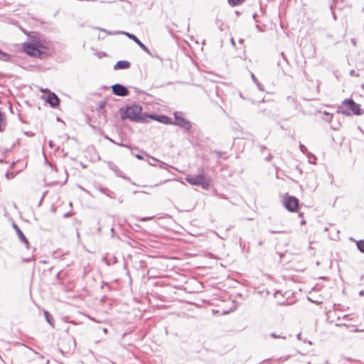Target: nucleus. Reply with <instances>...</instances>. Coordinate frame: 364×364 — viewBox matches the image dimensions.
Masks as SVG:
<instances>
[{
    "mask_svg": "<svg viewBox=\"0 0 364 364\" xmlns=\"http://www.w3.org/2000/svg\"><path fill=\"white\" fill-rule=\"evenodd\" d=\"M108 167L110 170L115 173L117 176L123 177V173L119 170L117 166L112 162H108Z\"/></svg>",
    "mask_w": 364,
    "mask_h": 364,
    "instance_id": "16",
    "label": "nucleus"
},
{
    "mask_svg": "<svg viewBox=\"0 0 364 364\" xmlns=\"http://www.w3.org/2000/svg\"><path fill=\"white\" fill-rule=\"evenodd\" d=\"M70 213H65V214L64 215V216H65V217H68V216H70Z\"/></svg>",
    "mask_w": 364,
    "mask_h": 364,
    "instance_id": "37",
    "label": "nucleus"
},
{
    "mask_svg": "<svg viewBox=\"0 0 364 364\" xmlns=\"http://www.w3.org/2000/svg\"><path fill=\"white\" fill-rule=\"evenodd\" d=\"M283 204L289 211L294 212L299 206V200L294 196L287 195L284 198Z\"/></svg>",
    "mask_w": 364,
    "mask_h": 364,
    "instance_id": "9",
    "label": "nucleus"
},
{
    "mask_svg": "<svg viewBox=\"0 0 364 364\" xmlns=\"http://www.w3.org/2000/svg\"><path fill=\"white\" fill-rule=\"evenodd\" d=\"M174 119L175 122H172V124L176 125L183 128L186 131H189L191 129L192 124L191 122L188 119H185L183 117V114L181 112H174Z\"/></svg>",
    "mask_w": 364,
    "mask_h": 364,
    "instance_id": "8",
    "label": "nucleus"
},
{
    "mask_svg": "<svg viewBox=\"0 0 364 364\" xmlns=\"http://www.w3.org/2000/svg\"><path fill=\"white\" fill-rule=\"evenodd\" d=\"M49 145H50V146H52V141H50V142H49Z\"/></svg>",
    "mask_w": 364,
    "mask_h": 364,
    "instance_id": "44",
    "label": "nucleus"
},
{
    "mask_svg": "<svg viewBox=\"0 0 364 364\" xmlns=\"http://www.w3.org/2000/svg\"><path fill=\"white\" fill-rule=\"evenodd\" d=\"M245 0H228L229 4L232 6H237L242 3Z\"/></svg>",
    "mask_w": 364,
    "mask_h": 364,
    "instance_id": "24",
    "label": "nucleus"
},
{
    "mask_svg": "<svg viewBox=\"0 0 364 364\" xmlns=\"http://www.w3.org/2000/svg\"><path fill=\"white\" fill-rule=\"evenodd\" d=\"M44 316L46 321L52 326H54V320L53 316L50 314V313L47 311H44Z\"/></svg>",
    "mask_w": 364,
    "mask_h": 364,
    "instance_id": "18",
    "label": "nucleus"
},
{
    "mask_svg": "<svg viewBox=\"0 0 364 364\" xmlns=\"http://www.w3.org/2000/svg\"><path fill=\"white\" fill-rule=\"evenodd\" d=\"M11 59V55L9 53H5V52L2 51L1 50H0V60L8 62V61H10Z\"/></svg>",
    "mask_w": 364,
    "mask_h": 364,
    "instance_id": "17",
    "label": "nucleus"
},
{
    "mask_svg": "<svg viewBox=\"0 0 364 364\" xmlns=\"http://www.w3.org/2000/svg\"><path fill=\"white\" fill-rule=\"evenodd\" d=\"M30 42L38 46L40 50H43L48 48V42L38 33H31L28 35Z\"/></svg>",
    "mask_w": 364,
    "mask_h": 364,
    "instance_id": "6",
    "label": "nucleus"
},
{
    "mask_svg": "<svg viewBox=\"0 0 364 364\" xmlns=\"http://www.w3.org/2000/svg\"><path fill=\"white\" fill-rule=\"evenodd\" d=\"M152 217H150V218H143L141 219V221H146V220H150L151 219Z\"/></svg>",
    "mask_w": 364,
    "mask_h": 364,
    "instance_id": "30",
    "label": "nucleus"
},
{
    "mask_svg": "<svg viewBox=\"0 0 364 364\" xmlns=\"http://www.w3.org/2000/svg\"><path fill=\"white\" fill-rule=\"evenodd\" d=\"M349 74H350V76H355V77H358L359 76V74L356 73V72L354 70H351L350 71Z\"/></svg>",
    "mask_w": 364,
    "mask_h": 364,
    "instance_id": "27",
    "label": "nucleus"
},
{
    "mask_svg": "<svg viewBox=\"0 0 364 364\" xmlns=\"http://www.w3.org/2000/svg\"><path fill=\"white\" fill-rule=\"evenodd\" d=\"M99 190H100V192H102V193H105V188H99Z\"/></svg>",
    "mask_w": 364,
    "mask_h": 364,
    "instance_id": "34",
    "label": "nucleus"
},
{
    "mask_svg": "<svg viewBox=\"0 0 364 364\" xmlns=\"http://www.w3.org/2000/svg\"><path fill=\"white\" fill-rule=\"evenodd\" d=\"M46 101L52 107H57L60 103V100H59L58 97L54 92H49L46 99Z\"/></svg>",
    "mask_w": 364,
    "mask_h": 364,
    "instance_id": "12",
    "label": "nucleus"
},
{
    "mask_svg": "<svg viewBox=\"0 0 364 364\" xmlns=\"http://www.w3.org/2000/svg\"><path fill=\"white\" fill-rule=\"evenodd\" d=\"M6 177L7 178H10V175H9V173H6Z\"/></svg>",
    "mask_w": 364,
    "mask_h": 364,
    "instance_id": "38",
    "label": "nucleus"
},
{
    "mask_svg": "<svg viewBox=\"0 0 364 364\" xmlns=\"http://www.w3.org/2000/svg\"><path fill=\"white\" fill-rule=\"evenodd\" d=\"M352 43H353V44H355V41H354L353 39L352 40Z\"/></svg>",
    "mask_w": 364,
    "mask_h": 364,
    "instance_id": "45",
    "label": "nucleus"
},
{
    "mask_svg": "<svg viewBox=\"0 0 364 364\" xmlns=\"http://www.w3.org/2000/svg\"><path fill=\"white\" fill-rule=\"evenodd\" d=\"M100 31H102L103 32H105L108 35H117V34H123L126 36H127L129 39L134 41L144 52H146L148 55H149L151 57L156 58L159 59L161 62L163 61L162 58L159 57L157 55L153 54L151 50L146 47L135 35L132 33H129L125 31H114V32H110L108 31L104 28H98Z\"/></svg>",
    "mask_w": 364,
    "mask_h": 364,
    "instance_id": "3",
    "label": "nucleus"
},
{
    "mask_svg": "<svg viewBox=\"0 0 364 364\" xmlns=\"http://www.w3.org/2000/svg\"><path fill=\"white\" fill-rule=\"evenodd\" d=\"M287 102L294 106L295 108H296V99L293 96H288L287 98Z\"/></svg>",
    "mask_w": 364,
    "mask_h": 364,
    "instance_id": "22",
    "label": "nucleus"
},
{
    "mask_svg": "<svg viewBox=\"0 0 364 364\" xmlns=\"http://www.w3.org/2000/svg\"><path fill=\"white\" fill-rule=\"evenodd\" d=\"M14 228L15 229L16 234L18 235V239L25 244L27 249H29V242L28 241L26 236L23 235V232L21 230V229L18 228V226L16 224L13 225Z\"/></svg>",
    "mask_w": 364,
    "mask_h": 364,
    "instance_id": "13",
    "label": "nucleus"
},
{
    "mask_svg": "<svg viewBox=\"0 0 364 364\" xmlns=\"http://www.w3.org/2000/svg\"><path fill=\"white\" fill-rule=\"evenodd\" d=\"M269 232L272 233V234H276V233H284V232L282 231V230H270Z\"/></svg>",
    "mask_w": 364,
    "mask_h": 364,
    "instance_id": "28",
    "label": "nucleus"
},
{
    "mask_svg": "<svg viewBox=\"0 0 364 364\" xmlns=\"http://www.w3.org/2000/svg\"><path fill=\"white\" fill-rule=\"evenodd\" d=\"M112 90L114 95L119 97H125L129 95L128 89L121 84L117 83L113 85L112 86Z\"/></svg>",
    "mask_w": 364,
    "mask_h": 364,
    "instance_id": "10",
    "label": "nucleus"
},
{
    "mask_svg": "<svg viewBox=\"0 0 364 364\" xmlns=\"http://www.w3.org/2000/svg\"><path fill=\"white\" fill-rule=\"evenodd\" d=\"M13 148H14V146H11L10 148V150H12Z\"/></svg>",
    "mask_w": 364,
    "mask_h": 364,
    "instance_id": "47",
    "label": "nucleus"
},
{
    "mask_svg": "<svg viewBox=\"0 0 364 364\" xmlns=\"http://www.w3.org/2000/svg\"><path fill=\"white\" fill-rule=\"evenodd\" d=\"M333 119V114L328 112H323V119L328 122H331Z\"/></svg>",
    "mask_w": 364,
    "mask_h": 364,
    "instance_id": "23",
    "label": "nucleus"
},
{
    "mask_svg": "<svg viewBox=\"0 0 364 364\" xmlns=\"http://www.w3.org/2000/svg\"><path fill=\"white\" fill-rule=\"evenodd\" d=\"M151 119L154 120H156L157 122H159L164 124H172V120L170 117L163 115V114H147L146 115V119Z\"/></svg>",
    "mask_w": 364,
    "mask_h": 364,
    "instance_id": "11",
    "label": "nucleus"
},
{
    "mask_svg": "<svg viewBox=\"0 0 364 364\" xmlns=\"http://www.w3.org/2000/svg\"><path fill=\"white\" fill-rule=\"evenodd\" d=\"M131 63L127 60H119L114 66V70L128 69Z\"/></svg>",
    "mask_w": 364,
    "mask_h": 364,
    "instance_id": "14",
    "label": "nucleus"
},
{
    "mask_svg": "<svg viewBox=\"0 0 364 364\" xmlns=\"http://www.w3.org/2000/svg\"><path fill=\"white\" fill-rule=\"evenodd\" d=\"M271 336H272V338H279V336H277L274 333H271Z\"/></svg>",
    "mask_w": 364,
    "mask_h": 364,
    "instance_id": "32",
    "label": "nucleus"
},
{
    "mask_svg": "<svg viewBox=\"0 0 364 364\" xmlns=\"http://www.w3.org/2000/svg\"><path fill=\"white\" fill-rule=\"evenodd\" d=\"M102 331H103V332H104L105 333H107V329L106 328H104L102 329Z\"/></svg>",
    "mask_w": 364,
    "mask_h": 364,
    "instance_id": "36",
    "label": "nucleus"
},
{
    "mask_svg": "<svg viewBox=\"0 0 364 364\" xmlns=\"http://www.w3.org/2000/svg\"><path fill=\"white\" fill-rule=\"evenodd\" d=\"M149 164H150L151 166H155V164H154V162H149Z\"/></svg>",
    "mask_w": 364,
    "mask_h": 364,
    "instance_id": "41",
    "label": "nucleus"
},
{
    "mask_svg": "<svg viewBox=\"0 0 364 364\" xmlns=\"http://www.w3.org/2000/svg\"><path fill=\"white\" fill-rule=\"evenodd\" d=\"M337 113H341L344 115L350 116L352 114L355 115H360L363 112H361L360 105L357 104L353 100L346 99L338 107Z\"/></svg>",
    "mask_w": 364,
    "mask_h": 364,
    "instance_id": "2",
    "label": "nucleus"
},
{
    "mask_svg": "<svg viewBox=\"0 0 364 364\" xmlns=\"http://www.w3.org/2000/svg\"><path fill=\"white\" fill-rule=\"evenodd\" d=\"M152 161H156V162H159V161L154 157L151 158ZM160 168H164V169H168V168H173L171 166L163 162V161H160V165H159Z\"/></svg>",
    "mask_w": 364,
    "mask_h": 364,
    "instance_id": "21",
    "label": "nucleus"
},
{
    "mask_svg": "<svg viewBox=\"0 0 364 364\" xmlns=\"http://www.w3.org/2000/svg\"><path fill=\"white\" fill-rule=\"evenodd\" d=\"M13 148H14V146H11L10 148V150H12Z\"/></svg>",
    "mask_w": 364,
    "mask_h": 364,
    "instance_id": "46",
    "label": "nucleus"
},
{
    "mask_svg": "<svg viewBox=\"0 0 364 364\" xmlns=\"http://www.w3.org/2000/svg\"><path fill=\"white\" fill-rule=\"evenodd\" d=\"M107 139H108L109 141H111V142H113V143H115L113 140H112L111 139L108 138V137H106Z\"/></svg>",
    "mask_w": 364,
    "mask_h": 364,
    "instance_id": "40",
    "label": "nucleus"
},
{
    "mask_svg": "<svg viewBox=\"0 0 364 364\" xmlns=\"http://www.w3.org/2000/svg\"><path fill=\"white\" fill-rule=\"evenodd\" d=\"M231 43H232V44L233 46H235V41H234V39H233V38H232V39H231Z\"/></svg>",
    "mask_w": 364,
    "mask_h": 364,
    "instance_id": "39",
    "label": "nucleus"
},
{
    "mask_svg": "<svg viewBox=\"0 0 364 364\" xmlns=\"http://www.w3.org/2000/svg\"><path fill=\"white\" fill-rule=\"evenodd\" d=\"M23 48L24 52L30 56L43 58L46 53L44 50H40L36 44L31 42L24 43Z\"/></svg>",
    "mask_w": 364,
    "mask_h": 364,
    "instance_id": "5",
    "label": "nucleus"
},
{
    "mask_svg": "<svg viewBox=\"0 0 364 364\" xmlns=\"http://www.w3.org/2000/svg\"><path fill=\"white\" fill-rule=\"evenodd\" d=\"M136 157L137 159H143L142 156H141V155H140V154H136Z\"/></svg>",
    "mask_w": 364,
    "mask_h": 364,
    "instance_id": "31",
    "label": "nucleus"
},
{
    "mask_svg": "<svg viewBox=\"0 0 364 364\" xmlns=\"http://www.w3.org/2000/svg\"><path fill=\"white\" fill-rule=\"evenodd\" d=\"M306 155H307V157L309 158V162L311 164H315V161L316 159V156L311 153H308Z\"/></svg>",
    "mask_w": 364,
    "mask_h": 364,
    "instance_id": "25",
    "label": "nucleus"
},
{
    "mask_svg": "<svg viewBox=\"0 0 364 364\" xmlns=\"http://www.w3.org/2000/svg\"><path fill=\"white\" fill-rule=\"evenodd\" d=\"M30 42L38 46L40 50H43L48 48V42L38 33H31L28 35Z\"/></svg>",
    "mask_w": 364,
    "mask_h": 364,
    "instance_id": "7",
    "label": "nucleus"
},
{
    "mask_svg": "<svg viewBox=\"0 0 364 364\" xmlns=\"http://www.w3.org/2000/svg\"><path fill=\"white\" fill-rule=\"evenodd\" d=\"M278 294H280V291H276L274 293V296L277 297Z\"/></svg>",
    "mask_w": 364,
    "mask_h": 364,
    "instance_id": "35",
    "label": "nucleus"
},
{
    "mask_svg": "<svg viewBox=\"0 0 364 364\" xmlns=\"http://www.w3.org/2000/svg\"><path fill=\"white\" fill-rule=\"evenodd\" d=\"M360 295H363V294H364V292H363V291H361L360 292Z\"/></svg>",
    "mask_w": 364,
    "mask_h": 364,
    "instance_id": "42",
    "label": "nucleus"
},
{
    "mask_svg": "<svg viewBox=\"0 0 364 364\" xmlns=\"http://www.w3.org/2000/svg\"><path fill=\"white\" fill-rule=\"evenodd\" d=\"M351 240H353L356 242L357 247L361 252H364V240H360L358 241H356L353 240V238H350Z\"/></svg>",
    "mask_w": 364,
    "mask_h": 364,
    "instance_id": "19",
    "label": "nucleus"
},
{
    "mask_svg": "<svg viewBox=\"0 0 364 364\" xmlns=\"http://www.w3.org/2000/svg\"><path fill=\"white\" fill-rule=\"evenodd\" d=\"M6 126V117L4 112L0 109V132L5 130Z\"/></svg>",
    "mask_w": 364,
    "mask_h": 364,
    "instance_id": "15",
    "label": "nucleus"
},
{
    "mask_svg": "<svg viewBox=\"0 0 364 364\" xmlns=\"http://www.w3.org/2000/svg\"><path fill=\"white\" fill-rule=\"evenodd\" d=\"M102 107H103V104H102V105H100V108H102Z\"/></svg>",
    "mask_w": 364,
    "mask_h": 364,
    "instance_id": "49",
    "label": "nucleus"
},
{
    "mask_svg": "<svg viewBox=\"0 0 364 364\" xmlns=\"http://www.w3.org/2000/svg\"><path fill=\"white\" fill-rule=\"evenodd\" d=\"M33 256H32L31 257H28V258H24L23 259V262H29L31 261H32L33 259Z\"/></svg>",
    "mask_w": 364,
    "mask_h": 364,
    "instance_id": "29",
    "label": "nucleus"
},
{
    "mask_svg": "<svg viewBox=\"0 0 364 364\" xmlns=\"http://www.w3.org/2000/svg\"><path fill=\"white\" fill-rule=\"evenodd\" d=\"M141 112L142 107L136 104L129 105L124 109H120V114L122 119H129L135 122H148L146 119L147 114H142Z\"/></svg>",
    "mask_w": 364,
    "mask_h": 364,
    "instance_id": "1",
    "label": "nucleus"
},
{
    "mask_svg": "<svg viewBox=\"0 0 364 364\" xmlns=\"http://www.w3.org/2000/svg\"><path fill=\"white\" fill-rule=\"evenodd\" d=\"M188 183L193 186H200L204 189H208L210 186V180L207 178L204 173L203 169H202L198 175L196 176H188L186 178Z\"/></svg>",
    "mask_w": 364,
    "mask_h": 364,
    "instance_id": "4",
    "label": "nucleus"
},
{
    "mask_svg": "<svg viewBox=\"0 0 364 364\" xmlns=\"http://www.w3.org/2000/svg\"><path fill=\"white\" fill-rule=\"evenodd\" d=\"M217 156L218 158L221 157V152L220 151H216Z\"/></svg>",
    "mask_w": 364,
    "mask_h": 364,
    "instance_id": "33",
    "label": "nucleus"
},
{
    "mask_svg": "<svg viewBox=\"0 0 364 364\" xmlns=\"http://www.w3.org/2000/svg\"><path fill=\"white\" fill-rule=\"evenodd\" d=\"M305 223H306L305 220L301 221V224H305Z\"/></svg>",
    "mask_w": 364,
    "mask_h": 364,
    "instance_id": "43",
    "label": "nucleus"
},
{
    "mask_svg": "<svg viewBox=\"0 0 364 364\" xmlns=\"http://www.w3.org/2000/svg\"><path fill=\"white\" fill-rule=\"evenodd\" d=\"M299 149H300V151L304 154H308V150H307V148L302 144H300L299 145Z\"/></svg>",
    "mask_w": 364,
    "mask_h": 364,
    "instance_id": "26",
    "label": "nucleus"
},
{
    "mask_svg": "<svg viewBox=\"0 0 364 364\" xmlns=\"http://www.w3.org/2000/svg\"><path fill=\"white\" fill-rule=\"evenodd\" d=\"M251 77L253 80V82L257 85L258 89L259 90L263 91L264 90V86L259 82L257 78L255 77V75L253 73H251Z\"/></svg>",
    "mask_w": 364,
    "mask_h": 364,
    "instance_id": "20",
    "label": "nucleus"
},
{
    "mask_svg": "<svg viewBox=\"0 0 364 364\" xmlns=\"http://www.w3.org/2000/svg\"><path fill=\"white\" fill-rule=\"evenodd\" d=\"M13 148H14V146H11L10 148V150H12Z\"/></svg>",
    "mask_w": 364,
    "mask_h": 364,
    "instance_id": "48",
    "label": "nucleus"
}]
</instances>
